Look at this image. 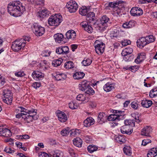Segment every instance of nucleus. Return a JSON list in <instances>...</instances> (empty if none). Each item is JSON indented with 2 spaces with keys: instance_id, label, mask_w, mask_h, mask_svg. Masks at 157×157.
<instances>
[{
  "instance_id": "nucleus-25",
  "label": "nucleus",
  "mask_w": 157,
  "mask_h": 157,
  "mask_svg": "<svg viewBox=\"0 0 157 157\" xmlns=\"http://www.w3.org/2000/svg\"><path fill=\"white\" fill-rule=\"evenodd\" d=\"M94 119L92 117L87 118L83 122L84 126L86 127H89L94 124Z\"/></svg>"
},
{
  "instance_id": "nucleus-9",
  "label": "nucleus",
  "mask_w": 157,
  "mask_h": 157,
  "mask_svg": "<svg viewBox=\"0 0 157 157\" xmlns=\"http://www.w3.org/2000/svg\"><path fill=\"white\" fill-rule=\"evenodd\" d=\"M66 8L70 13H74L77 10L78 5L75 1L72 0L67 3Z\"/></svg>"
},
{
  "instance_id": "nucleus-13",
  "label": "nucleus",
  "mask_w": 157,
  "mask_h": 157,
  "mask_svg": "<svg viewBox=\"0 0 157 157\" xmlns=\"http://www.w3.org/2000/svg\"><path fill=\"white\" fill-rule=\"evenodd\" d=\"M32 76L36 80H41L44 78V74L39 71H36L33 72Z\"/></svg>"
},
{
  "instance_id": "nucleus-45",
  "label": "nucleus",
  "mask_w": 157,
  "mask_h": 157,
  "mask_svg": "<svg viewBox=\"0 0 157 157\" xmlns=\"http://www.w3.org/2000/svg\"><path fill=\"white\" fill-rule=\"evenodd\" d=\"M62 54L63 55H66L69 53V49L67 46H61Z\"/></svg>"
},
{
  "instance_id": "nucleus-39",
  "label": "nucleus",
  "mask_w": 157,
  "mask_h": 157,
  "mask_svg": "<svg viewBox=\"0 0 157 157\" xmlns=\"http://www.w3.org/2000/svg\"><path fill=\"white\" fill-rule=\"evenodd\" d=\"M87 149L89 152L92 153L97 150L98 147L95 145H90L87 147Z\"/></svg>"
},
{
  "instance_id": "nucleus-35",
  "label": "nucleus",
  "mask_w": 157,
  "mask_h": 157,
  "mask_svg": "<svg viewBox=\"0 0 157 157\" xmlns=\"http://www.w3.org/2000/svg\"><path fill=\"white\" fill-rule=\"evenodd\" d=\"M127 128V127H126V126H122L120 130L122 134H126L128 135L131 134L132 132V130H127L126 129Z\"/></svg>"
},
{
  "instance_id": "nucleus-51",
  "label": "nucleus",
  "mask_w": 157,
  "mask_h": 157,
  "mask_svg": "<svg viewBox=\"0 0 157 157\" xmlns=\"http://www.w3.org/2000/svg\"><path fill=\"white\" fill-rule=\"evenodd\" d=\"M124 123L125 125L124 126H126V127H127L128 125H132V124H133L134 126L135 125L134 122H133V120H127L124 121Z\"/></svg>"
},
{
  "instance_id": "nucleus-58",
  "label": "nucleus",
  "mask_w": 157,
  "mask_h": 157,
  "mask_svg": "<svg viewBox=\"0 0 157 157\" xmlns=\"http://www.w3.org/2000/svg\"><path fill=\"white\" fill-rule=\"evenodd\" d=\"M123 56V59L125 61H130V59L129 58L131 56V55L128 54H125V56Z\"/></svg>"
},
{
  "instance_id": "nucleus-46",
  "label": "nucleus",
  "mask_w": 157,
  "mask_h": 157,
  "mask_svg": "<svg viewBox=\"0 0 157 157\" xmlns=\"http://www.w3.org/2000/svg\"><path fill=\"white\" fill-rule=\"evenodd\" d=\"M34 117V115H28V116H27L26 117L24 118H26L25 120L26 122L28 123L32 122L33 119H35Z\"/></svg>"
},
{
  "instance_id": "nucleus-24",
  "label": "nucleus",
  "mask_w": 157,
  "mask_h": 157,
  "mask_svg": "<svg viewBox=\"0 0 157 157\" xmlns=\"http://www.w3.org/2000/svg\"><path fill=\"white\" fill-rule=\"evenodd\" d=\"M76 99L77 100L83 101L84 103L88 102L89 100L88 98L86 97L85 94H80L78 95Z\"/></svg>"
},
{
  "instance_id": "nucleus-54",
  "label": "nucleus",
  "mask_w": 157,
  "mask_h": 157,
  "mask_svg": "<svg viewBox=\"0 0 157 157\" xmlns=\"http://www.w3.org/2000/svg\"><path fill=\"white\" fill-rule=\"evenodd\" d=\"M151 142V140L149 139H146L143 140L142 142V145L144 146H146L147 144L150 143Z\"/></svg>"
},
{
  "instance_id": "nucleus-37",
  "label": "nucleus",
  "mask_w": 157,
  "mask_h": 157,
  "mask_svg": "<svg viewBox=\"0 0 157 157\" xmlns=\"http://www.w3.org/2000/svg\"><path fill=\"white\" fill-rule=\"evenodd\" d=\"M54 76L55 79L56 80H63L66 78V75L65 74L63 73H58L56 74V75Z\"/></svg>"
},
{
  "instance_id": "nucleus-29",
  "label": "nucleus",
  "mask_w": 157,
  "mask_h": 157,
  "mask_svg": "<svg viewBox=\"0 0 157 157\" xmlns=\"http://www.w3.org/2000/svg\"><path fill=\"white\" fill-rule=\"evenodd\" d=\"M85 74L82 72H76L73 75L74 78L76 79H82L85 76Z\"/></svg>"
},
{
  "instance_id": "nucleus-47",
  "label": "nucleus",
  "mask_w": 157,
  "mask_h": 157,
  "mask_svg": "<svg viewBox=\"0 0 157 157\" xmlns=\"http://www.w3.org/2000/svg\"><path fill=\"white\" fill-rule=\"evenodd\" d=\"M71 131V130H70L69 128H67L62 130L61 132V133L63 136H66L69 134Z\"/></svg>"
},
{
  "instance_id": "nucleus-6",
  "label": "nucleus",
  "mask_w": 157,
  "mask_h": 157,
  "mask_svg": "<svg viewBox=\"0 0 157 157\" xmlns=\"http://www.w3.org/2000/svg\"><path fill=\"white\" fill-rule=\"evenodd\" d=\"M33 30L35 35L37 36H42L44 33L45 29L44 27L35 24L33 28Z\"/></svg>"
},
{
  "instance_id": "nucleus-22",
  "label": "nucleus",
  "mask_w": 157,
  "mask_h": 157,
  "mask_svg": "<svg viewBox=\"0 0 157 157\" xmlns=\"http://www.w3.org/2000/svg\"><path fill=\"white\" fill-rule=\"evenodd\" d=\"M90 86L89 82L85 80L81 82L79 85V89L82 91H85Z\"/></svg>"
},
{
  "instance_id": "nucleus-8",
  "label": "nucleus",
  "mask_w": 157,
  "mask_h": 157,
  "mask_svg": "<svg viewBox=\"0 0 157 157\" xmlns=\"http://www.w3.org/2000/svg\"><path fill=\"white\" fill-rule=\"evenodd\" d=\"M98 40H96L95 42V50L98 54L101 55L104 51L105 47V44L102 42L98 43Z\"/></svg>"
},
{
  "instance_id": "nucleus-40",
  "label": "nucleus",
  "mask_w": 157,
  "mask_h": 157,
  "mask_svg": "<svg viewBox=\"0 0 157 157\" xmlns=\"http://www.w3.org/2000/svg\"><path fill=\"white\" fill-rule=\"evenodd\" d=\"M63 59L61 58H59L58 59L54 60L52 62V65L53 66L57 67L59 66L62 63Z\"/></svg>"
},
{
  "instance_id": "nucleus-44",
  "label": "nucleus",
  "mask_w": 157,
  "mask_h": 157,
  "mask_svg": "<svg viewBox=\"0 0 157 157\" xmlns=\"http://www.w3.org/2000/svg\"><path fill=\"white\" fill-rule=\"evenodd\" d=\"M149 96L153 98L157 96V89L156 88L152 89L149 93Z\"/></svg>"
},
{
  "instance_id": "nucleus-10",
  "label": "nucleus",
  "mask_w": 157,
  "mask_h": 157,
  "mask_svg": "<svg viewBox=\"0 0 157 157\" xmlns=\"http://www.w3.org/2000/svg\"><path fill=\"white\" fill-rule=\"evenodd\" d=\"M94 12H90L86 15V20L87 22L91 24V25L94 26L96 24V21L94 19Z\"/></svg>"
},
{
  "instance_id": "nucleus-23",
  "label": "nucleus",
  "mask_w": 157,
  "mask_h": 157,
  "mask_svg": "<svg viewBox=\"0 0 157 157\" xmlns=\"http://www.w3.org/2000/svg\"><path fill=\"white\" fill-rule=\"evenodd\" d=\"M49 12L47 9H44L43 8L41 11H39L37 13V15L40 17L44 18L49 15Z\"/></svg>"
},
{
  "instance_id": "nucleus-64",
  "label": "nucleus",
  "mask_w": 157,
  "mask_h": 157,
  "mask_svg": "<svg viewBox=\"0 0 157 157\" xmlns=\"http://www.w3.org/2000/svg\"><path fill=\"white\" fill-rule=\"evenodd\" d=\"M41 155L42 157H51L48 154L45 152H42Z\"/></svg>"
},
{
  "instance_id": "nucleus-1",
  "label": "nucleus",
  "mask_w": 157,
  "mask_h": 157,
  "mask_svg": "<svg viewBox=\"0 0 157 157\" xmlns=\"http://www.w3.org/2000/svg\"><path fill=\"white\" fill-rule=\"evenodd\" d=\"M7 7L8 11L10 15L16 17L21 16L25 10V6L19 1L10 2Z\"/></svg>"
},
{
  "instance_id": "nucleus-14",
  "label": "nucleus",
  "mask_w": 157,
  "mask_h": 157,
  "mask_svg": "<svg viewBox=\"0 0 157 157\" xmlns=\"http://www.w3.org/2000/svg\"><path fill=\"white\" fill-rule=\"evenodd\" d=\"M0 136L6 137H10L12 136V133L9 129L2 128H0Z\"/></svg>"
},
{
  "instance_id": "nucleus-27",
  "label": "nucleus",
  "mask_w": 157,
  "mask_h": 157,
  "mask_svg": "<svg viewBox=\"0 0 157 157\" xmlns=\"http://www.w3.org/2000/svg\"><path fill=\"white\" fill-rule=\"evenodd\" d=\"M145 58V54L142 52L138 54V56L135 60V62L137 63H139L141 62L144 58Z\"/></svg>"
},
{
  "instance_id": "nucleus-30",
  "label": "nucleus",
  "mask_w": 157,
  "mask_h": 157,
  "mask_svg": "<svg viewBox=\"0 0 157 157\" xmlns=\"http://www.w3.org/2000/svg\"><path fill=\"white\" fill-rule=\"evenodd\" d=\"M74 145L78 147H81L82 144V140L79 138L74 139L73 140Z\"/></svg>"
},
{
  "instance_id": "nucleus-57",
  "label": "nucleus",
  "mask_w": 157,
  "mask_h": 157,
  "mask_svg": "<svg viewBox=\"0 0 157 157\" xmlns=\"http://www.w3.org/2000/svg\"><path fill=\"white\" fill-rule=\"evenodd\" d=\"M4 151L8 153H12L14 152V151L12 150L11 148L6 147Z\"/></svg>"
},
{
  "instance_id": "nucleus-34",
  "label": "nucleus",
  "mask_w": 157,
  "mask_h": 157,
  "mask_svg": "<svg viewBox=\"0 0 157 157\" xmlns=\"http://www.w3.org/2000/svg\"><path fill=\"white\" fill-rule=\"evenodd\" d=\"M52 155L54 157H63V153L60 151L56 150L51 152Z\"/></svg>"
},
{
  "instance_id": "nucleus-50",
  "label": "nucleus",
  "mask_w": 157,
  "mask_h": 157,
  "mask_svg": "<svg viewBox=\"0 0 157 157\" xmlns=\"http://www.w3.org/2000/svg\"><path fill=\"white\" fill-rule=\"evenodd\" d=\"M92 63L91 60L89 59H87L82 61V63L84 66H87L89 65Z\"/></svg>"
},
{
  "instance_id": "nucleus-31",
  "label": "nucleus",
  "mask_w": 157,
  "mask_h": 157,
  "mask_svg": "<svg viewBox=\"0 0 157 157\" xmlns=\"http://www.w3.org/2000/svg\"><path fill=\"white\" fill-rule=\"evenodd\" d=\"M114 87L113 84H110L109 82L106 83L103 86L104 90L106 92L110 91L114 89Z\"/></svg>"
},
{
  "instance_id": "nucleus-21",
  "label": "nucleus",
  "mask_w": 157,
  "mask_h": 157,
  "mask_svg": "<svg viewBox=\"0 0 157 157\" xmlns=\"http://www.w3.org/2000/svg\"><path fill=\"white\" fill-rule=\"evenodd\" d=\"M145 37H141L140 39L138 40L136 43L138 47H143L147 44Z\"/></svg>"
},
{
  "instance_id": "nucleus-12",
  "label": "nucleus",
  "mask_w": 157,
  "mask_h": 157,
  "mask_svg": "<svg viewBox=\"0 0 157 157\" xmlns=\"http://www.w3.org/2000/svg\"><path fill=\"white\" fill-rule=\"evenodd\" d=\"M54 37L55 41L58 43L63 44L65 43V38H64L63 36L61 33H58L55 34Z\"/></svg>"
},
{
  "instance_id": "nucleus-41",
  "label": "nucleus",
  "mask_w": 157,
  "mask_h": 157,
  "mask_svg": "<svg viewBox=\"0 0 157 157\" xmlns=\"http://www.w3.org/2000/svg\"><path fill=\"white\" fill-rule=\"evenodd\" d=\"M64 67L66 69H71L74 67V63L71 61H67L64 64Z\"/></svg>"
},
{
  "instance_id": "nucleus-18",
  "label": "nucleus",
  "mask_w": 157,
  "mask_h": 157,
  "mask_svg": "<svg viewBox=\"0 0 157 157\" xmlns=\"http://www.w3.org/2000/svg\"><path fill=\"white\" fill-rule=\"evenodd\" d=\"M111 23L109 19L106 15L102 16L100 20V24L105 26H107L108 24Z\"/></svg>"
},
{
  "instance_id": "nucleus-61",
  "label": "nucleus",
  "mask_w": 157,
  "mask_h": 157,
  "mask_svg": "<svg viewBox=\"0 0 157 157\" xmlns=\"http://www.w3.org/2000/svg\"><path fill=\"white\" fill-rule=\"evenodd\" d=\"M78 131L79 130L78 129L71 130L70 131V132H70V134L71 136H75L77 134V133H78Z\"/></svg>"
},
{
  "instance_id": "nucleus-53",
  "label": "nucleus",
  "mask_w": 157,
  "mask_h": 157,
  "mask_svg": "<svg viewBox=\"0 0 157 157\" xmlns=\"http://www.w3.org/2000/svg\"><path fill=\"white\" fill-rule=\"evenodd\" d=\"M131 43V41L129 40L124 39L121 42V44L123 46H125L127 45L130 44Z\"/></svg>"
},
{
  "instance_id": "nucleus-36",
  "label": "nucleus",
  "mask_w": 157,
  "mask_h": 157,
  "mask_svg": "<svg viewBox=\"0 0 157 157\" xmlns=\"http://www.w3.org/2000/svg\"><path fill=\"white\" fill-rule=\"evenodd\" d=\"M133 50L132 48H126L123 50L121 53V55L122 56H125V54H127L128 55H131L132 52Z\"/></svg>"
},
{
  "instance_id": "nucleus-55",
  "label": "nucleus",
  "mask_w": 157,
  "mask_h": 157,
  "mask_svg": "<svg viewBox=\"0 0 157 157\" xmlns=\"http://www.w3.org/2000/svg\"><path fill=\"white\" fill-rule=\"evenodd\" d=\"M15 75L19 77H22L25 75V74L23 71H19L15 73Z\"/></svg>"
},
{
  "instance_id": "nucleus-11",
  "label": "nucleus",
  "mask_w": 157,
  "mask_h": 157,
  "mask_svg": "<svg viewBox=\"0 0 157 157\" xmlns=\"http://www.w3.org/2000/svg\"><path fill=\"white\" fill-rule=\"evenodd\" d=\"M130 13L132 16H139L143 14V11L140 8L134 7L132 8L131 10Z\"/></svg>"
},
{
  "instance_id": "nucleus-15",
  "label": "nucleus",
  "mask_w": 157,
  "mask_h": 157,
  "mask_svg": "<svg viewBox=\"0 0 157 157\" xmlns=\"http://www.w3.org/2000/svg\"><path fill=\"white\" fill-rule=\"evenodd\" d=\"M88 22H81L80 25L84 28V30L89 33H91L93 30V29L90 25H88Z\"/></svg>"
},
{
  "instance_id": "nucleus-5",
  "label": "nucleus",
  "mask_w": 157,
  "mask_h": 157,
  "mask_svg": "<svg viewBox=\"0 0 157 157\" xmlns=\"http://www.w3.org/2000/svg\"><path fill=\"white\" fill-rule=\"evenodd\" d=\"M3 94L5 98L3 100L5 102L8 104H10L12 103L13 97V95L10 90L6 88L3 89Z\"/></svg>"
},
{
  "instance_id": "nucleus-4",
  "label": "nucleus",
  "mask_w": 157,
  "mask_h": 157,
  "mask_svg": "<svg viewBox=\"0 0 157 157\" xmlns=\"http://www.w3.org/2000/svg\"><path fill=\"white\" fill-rule=\"evenodd\" d=\"M23 40L18 39L12 42L11 48L15 52H18L25 46L26 42L23 41Z\"/></svg>"
},
{
  "instance_id": "nucleus-26",
  "label": "nucleus",
  "mask_w": 157,
  "mask_h": 157,
  "mask_svg": "<svg viewBox=\"0 0 157 157\" xmlns=\"http://www.w3.org/2000/svg\"><path fill=\"white\" fill-rule=\"evenodd\" d=\"M135 21L133 20L130 21L129 22H126L123 24L122 27L124 28L129 29L134 26Z\"/></svg>"
},
{
  "instance_id": "nucleus-20",
  "label": "nucleus",
  "mask_w": 157,
  "mask_h": 157,
  "mask_svg": "<svg viewBox=\"0 0 157 157\" xmlns=\"http://www.w3.org/2000/svg\"><path fill=\"white\" fill-rule=\"evenodd\" d=\"M66 38L68 40H73L76 36V34L75 31L71 30L68 31L66 33Z\"/></svg>"
},
{
  "instance_id": "nucleus-2",
  "label": "nucleus",
  "mask_w": 157,
  "mask_h": 157,
  "mask_svg": "<svg viewBox=\"0 0 157 157\" xmlns=\"http://www.w3.org/2000/svg\"><path fill=\"white\" fill-rule=\"evenodd\" d=\"M113 113L114 114H110L108 117L107 116V119L109 121L117 122L123 119L124 114H122L123 113L122 111L114 110H113Z\"/></svg>"
},
{
  "instance_id": "nucleus-17",
  "label": "nucleus",
  "mask_w": 157,
  "mask_h": 157,
  "mask_svg": "<svg viewBox=\"0 0 157 157\" xmlns=\"http://www.w3.org/2000/svg\"><path fill=\"white\" fill-rule=\"evenodd\" d=\"M57 116L59 120L62 122H65L67 120V117L63 112L60 111L57 113Z\"/></svg>"
},
{
  "instance_id": "nucleus-62",
  "label": "nucleus",
  "mask_w": 157,
  "mask_h": 157,
  "mask_svg": "<svg viewBox=\"0 0 157 157\" xmlns=\"http://www.w3.org/2000/svg\"><path fill=\"white\" fill-rule=\"evenodd\" d=\"M131 107L135 109H137L138 107V105L137 103L136 102H132L131 104Z\"/></svg>"
},
{
  "instance_id": "nucleus-33",
  "label": "nucleus",
  "mask_w": 157,
  "mask_h": 157,
  "mask_svg": "<svg viewBox=\"0 0 157 157\" xmlns=\"http://www.w3.org/2000/svg\"><path fill=\"white\" fill-rule=\"evenodd\" d=\"M89 10L86 7L82 6L79 10V13L82 16H86L88 13Z\"/></svg>"
},
{
  "instance_id": "nucleus-63",
  "label": "nucleus",
  "mask_w": 157,
  "mask_h": 157,
  "mask_svg": "<svg viewBox=\"0 0 157 157\" xmlns=\"http://www.w3.org/2000/svg\"><path fill=\"white\" fill-rule=\"evenodd\" d=\"M61 46L57 48L56 49V52L58 54H62Z\"/></svg>"
},
{
  "instance_id": "nucleus-42",
  "label": "nucleus",
  "mask_w": 157,
  "mask_h": 157,
  "mask_svg": "<svg viewBox=\"0 0 157 157\" xmlns=\"http://www.w3.org/2000/svg\"><path fill=\"white\" fill-rule=\"evenodd\" d=\"M85 91V93L89 95H93L94 94V91L90 86L86 88Z\"/></svg>"
},
{
  "instance_id": "nucleus-52",
  "label": "nucleus",
  "mask_w": 157,
  "mask_h": 157,
  "mask_svg": "<svg viewBox=\"0 0 157 157\" xmlns=\"http://www.w3.org/2000/svg\"><path fill=\"white\" fill-rule=\"evenodd\" d=\"M51 53V52L48 50H45L42 52L41 55L43 57H48L50 56Z\"/></svg>"
},
{
  "instance_id": "nucleus-48",
  "label": "nucleus",
  "mask_w": 157,
  "mask_h": 157,
  "mask_svg": "<svg viewBox=\"0 0 157 157\" xmlns=\"http://www.w3.org/2000/svg\"><path fill=\"white\" fill-rule=\"evenodd\" d=\"M145 38L146 41L147 42V44L151 42H152L155 40L154 37L152 35H149L145 37Z\"/></svg>"
},
{
  "instance_id": "nucleus-32",
  "label": "nucleus",
  "mask_w": 157,
  "mask_h": 157,
  "mask_svg": "<svg viewBox=\"0 0 157 157\" xmlns=\"http://www.w3.org/2000/svg\"><path fill=\"white\" fill-rule=\"evenodd\" d=\"M157 155V147L153 148L147 154L148 157H154Z\"/></svg>"
},
{
  "instance_id": "nucleus-59",
  "label": "nucleus",
  "mask_w": 157,
  "mask_h": 157,
  "mask_svg": "<svg viewBox=\"0 0 157 157\" xmlns=\"http://www.w3.org/2000/svg\"><path fill=\"white\" fill-rule=\"evenodd\" d=\"M68 151L71 155L72 156H74L75 155V152L73 148L69 147L68 148Z\"/></svg>"
},
{
  "instance_id": "nucleus-43",
  "label": "nucleus",
  "mask_w": 157,
  "mask_h": 157,
  "mask_svg": "<svg viewBox=\"0 0 157 157\" xmlns=\"http://www.w3.org/2000/svg\"><path fill=\"white\" fill-rule=\"evenodd\" d=\"M31 3L35 5H44V0H30Z\"/></svg>"
},
{
  "instance_id": "nucleus-38",
  "label": "nucleus",
  "mask_w": 157,
  "mask_h": 157,
  "mask_svg": "<svg viewBox=\"0 0 157 157\" xmlns=\"http://www.w3.org/2000/svg\"><path fill=\"white\" fill-rule=\"evenodd\" d=\"M124 152L127 155L131 156L132 154L131 148L129 146H126L123 148Z\"/></svg>"
},
{
  "instance_id": "nucleus-19",
  "label": "nucleus",
  "mask_w": 157,
  "mask_h": 157,
  "mask_svg": "<svg viewBox=\"0 0 157 157\" xmlns=\"http://www.w3.org/2000/svg\"><path fill=\"white\" fill-rule=\"evenodd\" d=\"M152 132L151 128L149 126H147L143 128L141 131V135L142 136H149V134Z\"/></svg>"
},
{
  "instance_id": "nucleus-7",
  "label": "nucleus",
  "mask_w": 157,
  "mask_h": 157,
  "mask_svg": "<svg viewBox=\"0 0 157 157\" xmlns=\"http://www.w3.org/2000/svg\"><path fill=\"white\" fill-rule=\"evenodd\" d=\"M121 1H116V2H110L108 4V6L113 8L114 10L117 11L118 14L120 13V9L123 7Z\"/></svg>"
},
{
  "instance_id": "nucleus-56",
  "label": "nucleus",
  "mask_w": 157,
  "mask_h": 157,
  "mask_svg": "<svg viewBox=\"0 0 157 157\" xmlns=\"http://www.w3.org/2000/svg\"><path fill=\"white\" fill-rule=\"evenodd\" d=\"M41 86V84L40 82H36L33 83L32 86L34 88L37 89L39 87Z\"/></svg>"
},
{
  "instance_id": "nucleus-16",
  "label": "nucleus",
  "mask_w": 157,
  "mask_h": 157,
  "mask_svg": "<svg viewBox=\"0 0 157 157\" xmlns=\"http://www.w3.org/2000/svg\"><path fill=\"white\" fill-rule=\"evenodd\" d=\"M107 120V116L103 113H99L98 118V122L100 124L105 123Z\"/></svg>"
},
{
  "instance_id": "nucleus-28",
  "label": "nucleus",
  "mask_w": 157,
  "mask_h": 157,
  "mask_svg": "<svg viewBox=\"0 0 157 157\" xmlns=\"http://www.w3.org/2000/svg\"><path fill=\"white\" fill-rule=\"evenodd\" d=\"M152 104V101L147 100H143L141 103V105L143 107L147 108L150 107Z\"/></svg>"
},
{
  "instance_id": "nucleus-49",
  "label": "nucleus",
  "mask_w": 157,
  "mask_h": 157,
  "mask_svg": "<svg viewBox=\"0 0 157 157\" xmlns=\"http://www.w3.org/2000/svg\"><path fill=\"white\" fill-rule=\"evenodd\" d=\"M69 107L72 109H76L78 108L77 104L74 101H71L69 103Z\"/></svg>"
},
{
  "instance_id": "nucleus-60",
  "label": "nucleus",
  "mask_w": 157,
  "mask_h": 157,
  "mask_svg": "<svg viewBox=\"0 0 157 157\" xmlns=\"http://www.w3.org/2000/svg\"><path fill=\"white\" fill-rule=\"evenodd\" d=\"M116 139L118 141H119L120 142H122L123 143H124L125 142L124 139L123 137H122L121 136H120L118 137H117Z\"/></svg>"
},
{
  "instance_id": "nucleus-3",
  "label": "nucleus",
  "mask_w": 157,
  "mask_h": 157,
  "mask_svg": "<svg viewBox=\"0 0 157 157\" xmlns=\"http://www.w3.org/2000/svg\"><path fill=\"white\" fill-rule=\"evenodd\" d=\"M62 21V17L59 14L51 16L48 19V23L49 25L57 26Z\"/></svg>"
}]
</instances>
